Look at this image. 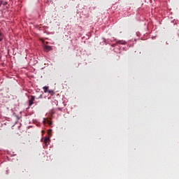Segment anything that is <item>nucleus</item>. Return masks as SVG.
<instances>
[{
	"label": "nucleus",
	"instance_id": "nucleus-1",
	"mask_svg": "<svg viewBox=\"0 0 179 179\" xmlns=\"http://www.w3.org/2000/svg\"><path fill=\"white\" fill-rule=\"evenodd\" d=\"M36 100V96L31 95V99L29 100V106L31 107V106H33V104H34V101Z\"/></svg>",
	"mask_w": 179,
	"mask_h": 179
},
{
	"label": "nucleus",
	"instance_id": "nucleus-10",
	"mask_svg": "<svg viewBox=\"0 0 179 179\" xmlns=\"http://www.w3.org/2000/svg\"><path fill=\"white\" fill-rule=\"evenodd\" d=\"M48 93H51L52 91H51V90H49V91H48Z\"/></svg>",
	"mask_w": 179,
	"mask_h": 179
},
{
	"label": "nucleus",
	"instance_id": "nucleus-6",
	"mask_svg": "<svg viewBox=\"0 0 179 179\" xmlns=\"http://www.w3.org/2000/svg\"><path fill=\"white\" fill-rule=\"evenodd\" d=\"M48 122L49 125H52V122H50L49 120H48Z\"/></svg>",
	"mask_w": 179,
	"mask_h": 179
},
{
	"label": "nucleus",
	"instance_id": "nucleus-8",
	"mask_svg": "<svg viewBox=\"0 0 179 179\" xmlns=\"http://www.w3.org/2000/svg\"><path fill=\"white\" fill-rule=\"evenodd\" d=\"M8 4V3H6V1H4V2H3V5L5 6L6 5H7Z\"/></svg>",
	"mask_w": 179,
	"mask_h": 179
},
{
	"label": "nucleus",
	"instance_id": "nucleus-12",
	"mask_svg": "<svg viewBox=\"0 0 179 179\" xmlns=\"http://www.w3.org/2000/svg\"><path fill=\"white\" fill-rule=\"evenodd\" d=\"M58 110H61V108H58Z\"/></svg>",
	"mask_w": 179,
	"mask_h": 179
},
{
	"label": "nucleus",
	"instance_id": "nucleus-7",
	"mask_svg": "<svg viewBox=\"0 0 179 179\" xmlns=\"http://www.w3.org/2000/svg\"><path fill=\"white\" fill-rule=\"evenodd\" d=\"M37 99H43V94H41Z\"/></svg>",
	"mask_w": 179,
	"mask_h": 179
},
{
	"label": "nucleus",
	"instance_id": "nucleus-3",
	"mask_svg": "<svg viewBox=\"0 0 179 179\" xmlns=\"http://www.w3.org/2000/svg\"><path fill=\"white\" fill-rule=\"evenodd\" d=\"M3 33H2V31H1L0 30V41H3Z\"/></svg>",
	"mask_w": 179,
	"mask_h": 179
},
{
	"label": "nucleus",
	"instance_id": "nucleus-13",
	"mask_svg": "<svg viewBox=\"0 0 179 179\" xmlns=\"http://www.w3.org/2000/svg\"><path fill=\"white\" fill-rule=\"evenodd\" d=\"M24 171H26V169H24Z\"/></svg>",
	"mask_w": 179,
	"mask_h": 179
},
{
	"label": "nucleus",
	"instance_id": "nucleus-11",
	"mask_svg": "<svg viewBox=\"0 0 179 179\" xmlns=\"http://www.w3.org/2000/svg\"><path fill=\"white\" fill-rule=\"evenodd\" d=\"M1 5H2V1L0 3V6H1Z\"/></svg>",
	"mask_w": 179,
	"mask_h": 179
},
{
	"label": "nucleus",
	"instance_id": "nucleus-5",
	"mask_svg": "<svg viewBox=\"0 0 179 179\" xmlns=\"http://www.w3.org/2000/svg\"><path fill=\"white\" fill-rule=\"evenodd\" d=\"M43 89L45 93H47L48 92V87L45 86L43 87Z\"/></svg>",
	"mask_w": 179,
	"mask_h": 179
},
{
	"label": "nucleus",
	"instance_id": "nucleus-9",
	"mask_svg": "<svg viewBox=\"0 0 179 179\" xmlns=\"http://www.w3.org/2000/svg\"><path fill=\"white\" fill-rule=\"evenodd\" d=\"M118 43H119L120 44H125V41H124V42L119 41Z\"/></svg>",
	"mask_w": 179,
	"mask_h": 179
},
{
	"label": "nucleus",
	"instance_id": "nucleus-4",
	"mask_svg": "<svg viewBox=\"0 0 179 179\" xmlns=\"http://www.w3.org/2000/svg\"><path fill=\"white\" fill-rule=\"evenodd\" d=\"M48 142H50V138L46 137L44 140V143L45 145H47V143H48Z\"/></svg>",
	"mask_w": 179,
	"mask_h": 179
},
{
	"label": "nucleus",
	"instance_id": "nucleus-2",
	"mask_svg": "<svg viewBox=\"0 0 179 179\" xmlns=\"http://www.w3.org/2000/svg\"><path fill=\"white\" fill-rule=\"evenodd\" d=\"M52 50V47L45 45L44 51H45V52H50V51H51Z\"/></svg>",
	"mask_w": 179,
	"mask_h": 179
}]
</instances>
